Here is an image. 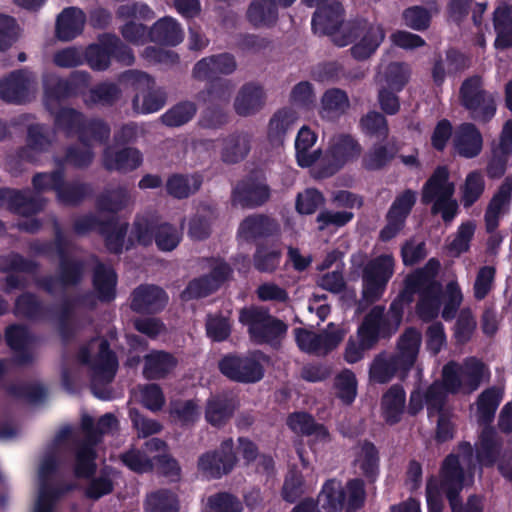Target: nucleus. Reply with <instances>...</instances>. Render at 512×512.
I'll list each match as a JSON object with an SVG mask.
<instances>
[{
	"label": "nucleus",
	"instance_id": "obj_9",
	"mask_svg": "<svg viewBox=\"0 0 512 512\" xmlns=\"http://www.w3.org/2000/svg\"><path fill=\"white\" fill-rule=\"evenodd\" d=\"M383 39L384 31L379 25L356 19L345 25L344 34L334 38V44L344 47L357 41L350 49L351 54L357 60H365L376 51Z\"/></svg>",
	"mask_w": 512,
	"mask_h": 512
},
{
	"label": "nucleus",
	"instance_id": "obj_11",
	"mask_svg": "<svg viewBox=\"0 0 512 512\" xmlns=\"http://www.w3.org/2000/svg\"><path fill=\"white\" fill-rule=\"evenodd\" d=\"M401 321L402 311L396 301L390 305L388 312H385L384 306L377 305L364 317L357 333L363 337L366 347H374L380 338L391 337Z\"/></svg>",
	"mask_w": 512,
	"mask_h": 512
},
{
	"label": "nucleus",
	"instance_id": "obj_45",
	"mask_svg": "<svg viewBox=\"0 0 512 512\" xmlns=\"http://www.w3.org/2000/svg\"><path fill=\"white\" fill-rule=\"evenodd\" d=\"M131 202L132 198L127 187L119 185L103 190L96 199V207L100 212L116 214Z\"/></svg>",
	"mask_w": 512,
	"mask_h": 512
},
{
	"label": "nucleus",
	"instance_id": "obj_53",
	"mask_svg": "<svg viewBox=\"0 0 512 512\" xmlns=\"http://www.w3.org/2000/svg\"><path fill=\"white\" fill-rule=\"evenodd\" d=\"M92 193L93 188L88 183L80 181L65 183L63 180L58 188L56 197L58 202L62 205L77 206Z\"/></svg>",
	"mask_w": 512,
	"mask_h": 512
},
{
	"label": "nucleus",
	"instance_id": "obj_1",
	"mask_svg": "<svg viewBox=\"0 0 512 512\" xmlns=\"http://www.w3.org/2000/svg\"><path fill=\"white\" fill-rule=\"evenodd\" d=\"M71 436L72 428L62 427L45 451L38 469L39 490L33 512H54L55 503L74 488L73 484H64L56 478L64 454L68 451L66 440Z\"/></svg>",
	"mask_w": 512,
	"mask_h": 512
},
{
	"label": "nucleus",
	"instance_id": "obj_57",
	"mask_svg": "<svg viewBox=\"0 0 512 512\" xmlns=\"http://www.w3.org/2000/svg\"><path fill=\"white\" fill-rule=\"evenodd\" d=\"M179 509L178 496L171 490L159 489L146 496V512H179Z\"/></svg>",
	"mask_w": 512,
	"mask_h": 512
},
{
	"label": "nucleus",
	"instance_id": "obj_21",
	"mask_svg": "<svg viewBox=\"0 0 512 512\" xmlns=\"http://www.w3.org/2000/svg\"><path fill=\"white\" fill-rule=\"evenodd\" d=\"M415 202L416 193L411 189L403 191L395 198L386 216L387 224L380 232L383 241L392 239L403 228Z\"/></svg>",
	"mask_w": 512,
	"mask_h": 512
},
{
	"label": "nucleus",
	"instance_id": "obj_20",
	"mask_svg": "<svg viewBox=\"0 0 512 512\" xmlns=\"http://www.w3.org/2000/svg\"><path fill=\"white\" fill-rule=\"evenodd\" d=\"M344 10L338 1H330L317 9L312 18V27L315 33L328 35L334 43V38L344 34L345 26L341 29L344 20Z\"/></svg>",
	"mask_w": 512,
	"mask_h": 512
},
{
	"label": "nucleus",
	"instance_id": "obj_64",
	"mask_svg": "<svg viewBox=\"0 0 512 512\" xmlns=\"http://www.w3.org/2000/svg\"><path fill=\"white\" fill-rule=\"evenodd\" d=\"M206 512H242L243 504L234 494L226 491L217 492L207 497Z\"/></svg>",
	"mask_w": 512,
	"mask_h": 512
},
{
	"label": "nucleus",
	"instance_id": "obj_34",
	"mask_svg": "<svg viewBox=\"0 0 512 512\" xmlns=\"http://www.w3.org/2000/svg\"><path fill=\"white\" fill-rule=\"evenodd\" d=\"M235 399L228 394H218L207 400L205 419L214 427L225 425L236 410Z\"/></svg>",
	"mask_w": 512,
	"mask_h": 512
},
{
	"label": "nucleus",
	"instance_id": "obj_30",
	"mask_svg": "<svg viewBox=\"0 0 512 512\" xmlns=\"http://www.w3.org/2000/svg\"><path fill=\"white\" fill-rule=\"evenodd\" d=\"M421 343L422 334L414 327L406 328L398 338L395 353L392 355L408 372L416 363Z\"/></svg>",
	"mask_w": 512,
	"mask_h": 512
},
{
	"label": "nucleus",
	"instance_id": "obj_38",
	"mask_svg": "<svg viewBox=\"0 0 512 512\" xmlns=\"http://www.w3.org/2000/svg\"><path fill=\"white\" fill-rule=\"evenodd\" d=\"M279 8L274 0H252L246 10V19L254 28L271 27L278 20Z\"/></svg>",
	"mask_w": 512,
	"mask_h": 512
},
{
	"label": "nucleus",
	"instance_id": "obj_16",
	"mask_svg": "<svg viewBox=\"0 0 512 512\" xmlns=\"http://www.w3.org/2000/svg\"><path fill=\"white\" fill-rule=\"evenodd\" d=\"M232 438L224 440L218 449L202 454L198 459V469L207 478L220 479L229 474L237 463Z\"/></svg>",
	"mask_w": 512,
	"mask_h": 512
},
{
	"label": "nucleus",
	"instance_id": "obj_18",
	"mask_svg": "<svg viewBox=\"0 0 512 512\" xmlns=\"http://www.w3.org/2000/svg\"><path fill=\"white\" fill-rule=\"evenodd\" d=\"M55 229V246L59 255L58 274L63 287L76 286L84 276L86 261L76 257L66 255L67 240L61 232L57 222L54 223Z\"/></svg>",
	"mask_w": 512,
	"mask_h": 512
},
{
	"label": "nucleus",
	"instance_id": "obj_17",
	"mask_svg": "<svg viewBox=\"0 0 512 512\" xmlns=\"http://www.w3.org/2000/svg\"><path fill=\"white\" fill-rule=\"evenodd\" d=\"M35 77L26 70H16L0 80V98L13 104L29 102L35 93Z\"/></svg>",
	"mask_w": 512,
	"mask_h": 512
},
{
	"label": "nucleus",
	"instance_id": "obj_51",
	"mask_svg": "<svg viewBox=\"0 0 512 512\" xmlns=\"http://www.w3.org/2000/svg\"><path fill=\"white\" fill-rule=\"evenodd\" d=\"M503 391L498 387L485 389L477 398V420L479 423L489 426L493 421L496 410L502 400Z\"/></svg>",
	"mask_w": 512,
	"mask_h": 512
},
{
	"label": "nucleus",
	"instance_id": "obj_24",
	"mask_svg": "<svg viewBox=\"0 0 512 512\" xmlns=\"http://www.w3.org/2000/svg\"><path fill=\"white\" fill-rule=\"evenodd\" d=\"M505 451L503 440L497 431L490 426H484L475 443V469L477 463L481 466H493L502 459Z\"/></svg>",
	"mask_w": 512,
	"mask_h": 512
},
{
	"label": "nucleus",
	"instance_id": "obj_48",
	"mask_svg": "<svg viewBox=\"0 0 512 512\" xmlns=\"http://www.w3.org/2000/svg\"><path fill=\"white\" fill-rule=\"evenodd\" d=\"M148 36L152 42L175 46L182 41L183 32L173 18L164 17L154 23Z\"/></svg>",
	"mask_w": 512,
	"mask_h": 512
},
{
	"label": "nucleus",
	"instance_id": "obj_56",
	"mask_svg": "<svg viewBox=\"0 0 512 512\" xmlns=\"http://www.w3.org/2000/svg\"><path fill=\"white\" fill-rule=\"evenodd\" d=\"M289 427L296 433L307 436H314L316 439L325 440L328 437L326 428L305 412H297L289 416L287 421Z\"/></svg>",
	"mask_w": 512,
	"mask_h": 512
},
{
	"label": "nucleus",
	"instance_id": "obj_46",
	"mask_svg": "<svg viewBox=\"0 0 512 512\" xmlns=\"http://www.w3.org/2000/svg\"><path fill=\"white\" fill-rule=\"evenodd\" d=\"M90 259L95 263L93 284L98 292V298L103 302H109L115 297L116 275L110 267L100 263L96 257L91 256Z\"/></svg>",
	"mask_w": 512,
	"mask_h": 512
},
{
	"label": "nucleus",
	"instance_id": "obj_26",
	"mask_svg": "<svg viewBox=\"0 0 512 512\" xmlns=\"http://www.w3.org/2000/svg\"><path fill=\"white\" fill-rule=\"evenodd\" d=\"M130 307L137 313L153 314L161 311L167 304L166 292L152 284L140 285L131 295Z\"/></svg>",
	"mask_w": 512,
	"mask_h": 512
},
{
	"label": "nucleus",
	"instance_id": "obj_25",
	"mask_svg": "<svg viewBox=\"0 0 512 512\" xmlns=\"http://www.w3.org/2000/svg\"><path fill=\"white\" fill-rule=\"evenodd\" d=\"M512 200V176H507L490 199L485 210L484 221L488 233L496 231L500 218L510 208Z\"/></svg>",
	"mask_w": 512,
	"mask_h": 512
},
{
	"label": "nucleus",
	"instance_id": "obj_60",
	"mask_svg": "<svg viewBox=\"0 0 512 512\" xmlns=\"http://www.w3.org/2000/svg\"><path fill=\"white\" fill-rule=\"evenodd\" d=\"M127 229L128 224L119 222L115 217L101 227L100 233L105 237V244L110 252L115 254L122 252Z\"/></svg>",
	"mask_w": 512,
	"mask_h": 512
},
{
	"label": "nucleus",
	"instance_id": "obj_49",
	"mask_svg": "<svg viewBox=\"0 0 512 512\" xmlns=\"http://www.w3.org/2000/svg\"><path fill=\"white\" fill-rule=\"evenodd\" d=\"M316 139L315 133L307 126H303L299 130L295 140V150L297 162L301 167H309L320 158V149L310 151Z\"/></svg>",
	"mask_w": 512,
	"mask_h": 512
},
{
	"label": "nucleus",
	"instance_id": "obj_8",
	"mask_svg": "<svg viewBox=\"0 0 512 512\" xmlns=\"http://www.w3.org/2000/svg\"><path fill=\"white\" fill-rule=\"evenodd\" d=\"M239 321L248 328V334L256 344L275 345L282 339L288 326L272 316L269 310L261 306L244 307L239 312Z\"/></svg>",
	"mask_w": 512,
	"mask_h": 512
},
{
	"label": "nucleus",
	"instance_id": "obj_43",
	"mask_svg": "<svg viewBox=\"0 0 512 512\" xmlns=\"http://www.w3.org/2000/svg\"><path fill=\"white\" fill-rule=\"evenodd\" d=\"M406 394L399 384L392 385L382 396L381 409L385 421L396 424L401 420L405 409Z\"/></svg>",
	"mask_w": 512,
	"mask_h": 512
},
{
	"label": "nucleus",
	"instance_id": "obj_44",
	"mask_svg": "<svg viewBox=\"0 0 512 512\" xmlns=\"http://www.w3.org/2000/svg\"><path fill=\"white\" fill-rule=\"evenodd\" d=\"M239 231L246 239L269 237L279 231V224L266 215H251L241 222Z\"/></svg>",
	"mask_w": 512,
	"mask_h": 512
},
{
	"label": "nucleus",
	"instance_id": "obj_28",
	"mask_svg": "<svg viewBox=\"0 0 512 512\" xmlns=\"http://www.w3.org/2000/svg\"><path fill=\"white\" fill-rule=\"evenodd\" d=\"M269 199V186L264 182H259L251 178L239 182L232 193L233 203L243 208L262 206Z\"/></svg>",
	"mask_w": 512,
	"mask_h": 512
},
{
	"label": "nucleus",
	"instance_id": "obj_6",
	"mask_svg": "<svg viewBox=\"0 0 512 512\" xmlns=\"http://www.w3.org/2000/svg\"><path fill=\"white\" fill-rule=\"evenodd\" d=\"M420 294L417 304V314L423 321L436 318L441 305V285L434 281L426 271L418 270L405 280V288L400 294L403 302L413 301L414 294Z\"/></svg>",
	"mask_w": 512,
	"mask_h": 512
},
{
	"label": "nucleus",
	"instance_id": "obj_63",
	"mask_svg": "<svg viewBox=\"0 0 512 512\" xmlns=\"http://www.w3.org/2000/svg\"><path fill=\"white\" fill-rule=\"evenodd\" d=\"M393 267L394 260L391 255H380L366 264L362 276L387 284L393 275Z\"/></svg>",
	"mask_w": 512,
	"mask_h": 512
},
{
	"label": "nucleus",
	"instance_id": "obj_29",
	"mask_svg": "<svg viewBox=\"0 0 512 512\" xmlns=\"http://www.w3.org/2000/svg\"><path fill=\"white\" fill-rule=\"evenodd\" d=\"M455 151L464 158L478 156L482 151L483 138L479 129L473 123L460 124L452 137Z\"/></svg>",
	"mask_w": 512,
	"mask_h": 512
},
{
	"label": "nucleus",
	"instance_id": "obj_22",
	"mask_svg": "<svg viewBox=\"0 0 512 512\" xmlns=\"http://www.w3.org/2000/svg\"><path fill=\"white\" fill-rule=\"evenodd\" d=\"M235 56L224 52L211 55L199 60L193 67L192 76L196 80H212L218 75H231L237 70Z\"/></svg>",
	"mask_w": 512,
	"mask_h": 512
},
{
	"label": "nucleus",
	"instance_id": "obj_4",
	"mask_svg": "<svg viewBox=\"0 0 512 512\" xmlns=\"http://www.w3.org/2000/svg\"><path fill=\"white\" fill-rule=\"evenodd\" d=\"M475 474L474 448L469 442H461L456 453H451L443 460L439 476L434 477L438 489L453 504L464 488L466 481H472Z\"/></svg>",
	"mask_w": 512,
	"mask_h": 512
},
{
	"label": "nucleus",
	"instance_id": "obj_37",
	"mask_svg": "<svg viewBox=\"0 0 512 512\" xmlns=\"http://www.w3.org/2000/svg\"><path fill=\"white\" fill-rule=\"evenodd\" d=\"M350 108L348 94L340 88L327 89L320 99L319 115L322 119L336 121Z\"/></svg>",
	"mask_w": 512,
	"mask_h": 512
},
{
	"label": "nucleus",
	"instance_id": "obj_33",
	"mask_svg": "<svg viewBox=\"0 0 512 512\" xmlns=\"http://www.w3.org/2000/svg\"><path fill=\"white\" fill-rule=\"evenodd\" d=\"M86 23V14L78 7H67L57 17L56 36L61 41H71L80 35Z\"/></svg>",
	"mask_w": 512,
	"mask_h": 512
},
{
	"label": "nucleus",
	"instance_id": "obj_55",
	"mask_svg": "<svg viewBox=\"0 0 512 512\" xmlns=\"http://www.w3.org/2000/svg\"><path fill=\"white\" fill-rule=\"evenodd\" d=\"M202 181L198 176L181 174L171 175L166 182L167 193L176 199H185L196 193Z\"/></svg>",
	"mask_w": 512,
	"mask_h": 512
},
{
	"label": "nucleus",
	"instance_id": "obj_14",
	"mask_svg": "<svg viewBox=\"0 0 512 512\" xmlns=\"http://www.w3.org/2000/svg\"><path fill=\"white\" fill-rule=\"evenodd\" d=\"M97 298L91 292L65 298L57 313L59 332L64 341L70 340L82 328L77 318L80 309H94Z\"/></svg>",
	"mask_w": 512,
	"mask_h": 512
},
{
	"label": "nucleus",
	"instance_id": "obj_32",
	"mask_svg": "<svg viewBox=\"0 0 512 512\" xmlns=\"http://www.w3.org/2000/svg\"><path fill=\"white\" fill-rule=\"evenodd\" d=\"M263 88L255 83H246L238 91L234 100V110L239 116L247 117L259 112L265 105Z\"/></svg>",
	"mask_w": 512,
	"mask_h": 512
},
{
	"label": "nucleus",
	"instance_id": "obj_13",
	"mask_svg": "<svg viewBox=\"0 0 512 512\" xmlns=\"http://www.w3.org/2000/svg\"><path fill=\"white\" fill-rule=\"evenodd\" d=\"M268 357L255 350L245 355H227L218 364L223 375L240 383H256L264 376V363Z\"/></svg>",
	"mask_w": 512,
	"mask_h": 512
},
{
	"label": "nucleus",
	"instance_id": "obj_41",
	"mask_svg": "<svg viewBox=\"0 0 512 512\" xmlns=\"http://www.w3.org/2000/svg\"><path fill=\"white\" fill-rule=\"evenodd\" d=\"M14 314L17 317L31 321H44L50 318L51 309L35 294L26 292L16 299Z\"/></svg>",
	"mask_w": 512,
	"mask_h": 512
},
{
	"label": "nucleus",
	"instance_id": "obj_5",
	"mask_svg": "<svg viewBox=\"0 0 512 512\" xmlns=\"http://www.w3.org/2000/svg\"><path fill=\"white\" fill-rule=\"evenodd\" d=\"M78 359L91 367L93 394L100 399H108L109 391L105 386L112 382L118 367L117 358L110 350L108 341L100 338L92 339L80 349Z\"/></svg>",
	"mask_w": 512,
	"mask_h": 512
},
{
	"label": "nucleus",
	"instance_id": "obj_23",
	"mask_svg": "<svg viewBox=\"0 0 512 512\" xmlns=\"http://www.w3.org/2000/svg\"><path fill=\"white\" fill-rule=\"evenodd\" d=\"M5 339L13 351L11 362L19 366H27L33 363L35 359L32 350L34 337L27 327L18 324L9 326L5 332Z\"/></svg>",
	"mask_w": 512,
	"mask_h": 512
},
{
	"label": "nucleus",
	"instance_id": "obj_58",
	"mask_svg": "<svg viewBox=\"0 0 512 512\" xmlns=\"http://www.w3.org/2000/svg\"><path fill=\"white\" fill-rule=\"evenodd\" d=\"M319 501L327 512H338L345 509L346 492L340 481L328 480L319 495Z\"/></svg>",
	"mask_w": 512,
	"mask_h": 512
},
{
	"label": "nucleus",
	"instance_id": "obj_31",
	"mask_svg": "<svg viewBox=\"0 0 512 512\" xmlns=\"http://www.w3.org/2000/svg\"><path fill=\"white\" fill-rule=\"evenodd\" d=\"M399 143L392 138L386 143L373 144L362 157V167L368 171L385 169L397 156Z\"/></svg>",
	"mask_w": 512,
	"mask_h": 512
},
{
	"label": "nucleus",
	"instance_id": "obj_27",
	"mask_svg": "<svg viewBox=\"0 0 512 512\" xmlns=\"http://www.w3.org/2000/svg\"><path fill=\"white\" fill-rule=\"evenodd\" d=\"M253 135L247 131H234L221 138V161L228 165L242 162L252 149Z\"/></svg>",
	"mask_w": 512,
	"mask_h": 512
},
{
	"label": "nucleus",
	"instance_id": "obj_10",
	"mask_svg": "<svg viewBox=\"0 0 512 512\" xmlns=\"http://www.w3.org/2000/svg\"><path fill=\"white\" fill-rule=\"evenodd\" d=\"M488 376L489 370L486 365L475 357L466 358L461 364L451 361L442 369V378L451 394H470L476 391Z\"/></svg>",
	"mask_w": 512,
	"mask_h": 512
},
{
	"label": "nucleus",
	"instance_id": "obj_54",
	"mask_svg": "<svg viewBox=\"0 0 512 512\" xmlns=\"http://www.w3.org/2000/svg\"><path fill=\"white\" fill-rule=\"evenodd\" d=\"M122 95L120 87L113 82H102L92 87L84 102L87 106H112Z\"/></svg>",
	"mask_w": 512,
	"mask_h": 512
},
{
	"label": "nucleus",
	"instance_id": "obj_40",
	"mask_svg": "<svg viewBox=\"0 0 512 512\" xmlns=\"http://www.w3.org/2000/svg\"><path fill=\"white\" fill-rule=\"evenodd\" d=\"M177 364V359L171 353L154 350L144 357L143 374L147 379H161L171 373Z\"/></svg>",
	"mask_w": 512,
	"mask_h": 512
},
{
	"label": "nucleus",
	"instance_id": "obj_36",
	"mask_svg": "<svg viewBox=\"0 0 512 512\" xmlns=\"http://www.w3.org/2000/svg\"><path fill=\"white\" fill-rule=\"evenodd\" d=\"M53 116V131L61 132L66 137H80L83 125L85 124V116L82 112L70 108L61 107L49 111Z\"/></svg>",
	"mask_w": 512,
	"mask_h": 512
},
{
	"label": "nucleus",
	"instance_id": "obj_42",
	"mask_svg": "<svg viewBox=\"0 0 512 512\" xmlns=\"http://www.w3.org/2000/svg\"><path fill=\"white\" fill-rule=\"evenodd\" d=\"M43 102L48 111L58 108L59 103L72 94V86L68 80L55 74H46L43 77Z\"/></svg>",
	"mask_w": 512,
	"mask_h": 512
},
{
	"label": "nucleus",
	"instance_id": "obj_52",
	"mask_svg": "<svg viewBox=\"0 0 512 512\" xmlns=\"http://www.w3.org/2000/svg\"><path fill=\"white\" fill-rule=\"evenodd\" d=\"M494 29L497 33L496 48L506 49L512 46V5L499 6L494 11Z\"/></svg>",
	"mask_w": 512,
	"mask_h": 512
},
{
	"label": "nucleus",
	"instance_id": "obj_19",
	"mask_svg": "<svg viewBox=\"0 0 512 512\" xmlns=\"http://www.w3.org/2000/svg\"><path fill=\"white\" fill-rule=\"evenodd\" d=\"M329 150L334 163L320 167L317 171L319 178L330 177L346 162L357 159L361 154L362 148L352 136L340 134L331 139Z\"/></svg>",
	"mask_w": 512,
	"mask_h": 512
},
{
	"label": "nucleus",
	"instance_id": "obj_61",
	"mask_svg": "<svg viewBox=\"0 0 512 512\" xmlns=\"http://www.w3.org/2000/svg\"><path fill=\"white\" fill-rule=\"evenodd\" d=\"M166 103V93L161 88L155 86L151 90L142 94H135L132 100V107L136 113H153L160 110Z\"/></svg>",
	"mask_w": 512,
	"mask_h": 512
},
{
	"label": "nucleus",
	"instance_id": "obj_35",
	"mask_svg": "<svg viewBox=\"0 0 512 512\" xmlns=\"http://www.w3.org/2000/svg\"><path fill=\"white\" fill-rule=\"evenodd\" d=\"M142 161L140 151L132 147L123 148L119 151L107 147L103 154V165L107 170L129 172L137 169Z\"/></svg>",
	"mask_w": 512,
	"mask_h": 512
},
{
	"label": "nucleus",
	"instance_id": "obj_12",
	"mask_svg": "<svg viewBox=\"0 0 512 512\" xmlns=\"http://www.w3.org/2000/svg\"><path fill=\"white\" fill-rule=\"evenodd\" d=\"M461 105L469 112L471 119L489 122L496 113V101L492 93L483 88L481 77L474 75L465 79L459 90Z\"/></svg>",
	"mask_w": 512,
	"mask_h": 512
},
{
	"label": "nucleus",
	"instance_id": "obj_15",
	"mask_svg": "<svg viewBox=\"0 0 512 512\" xmlns=\"http://www.w3.org/2000/svg\"><path fill=\"white\" fill-rule=\"evenodd\" d=\"M448 394H451L447 385L442 381H434L431 385L422 389L418 387L410 394L408 413L417 415L426 406L429 417L447 412L446 403Z\"/></svg>",
	"mask_w": 512,
	"mask_h": 512
},
{
	"label": "nucleus",
	"instance_id": "obj_47",
	"mask_svg": "<svg viewBox=\"0 0 512 512\" xmlns=\"http://www.w3.org/2000/svg\"><path fill=\"white\" fill-rule=\"evenodd\" d=\"M297 121V114L292 109L284 108L277 111L269 121L268 139L273 146H281L286 133Z\"/></svg>",
	"mask_w": 512,
	"mask_h": 512
},
{
	"label": "nucleus",
	"instance_id": "obj_59",
	"mask_svg": "<svg viewBox=\"0 0 512 512\" xmlns=\"http://www.w3.org/2000/svg\"><path fill=\"white\" fill-rule=\"evenodd\" d=\"M107 43V33H104L98 37L96 44H92L86 49L84 59L93 70L105 71L110 67L111 54Z\"/></svg>",
	"mask_w": 512,
	"mask_h": 512
},
{
	"label": "nucleus",
	"instance_id": "obj_50",
	"mask_svg": "<svg viewBox=\"0 0 512 512\" xmlns=\"http://www.w3.org/2000/svg\"><path fill=\"white\" fill-rule=\"evenodd\" d=\"M411 68L405 62H390L379 72L378 82L382 86L400 92L409 82Z\"/></svg>",
	"mask_w": 512,
	"mask_h": 512
},
{
	"label": "nucleus",
	"instance_id": "obj_3",
	"mask_svg": "<svg viewBox=\"0 0 512 512\" xmlns=\"http://www.w3.org/2000/svg\"><path fill=\"white\" fill-rule=\"evenodd\" d=\"M63 179L64 173L59 167L49 173L34 175L32 184L36 193L30 190L0 188V207L22 216L36 214L42 211L47 203L46 199L40 196V193L49 190H54L57 193Z\"/></svg>",
	"mask_w": 512,
	"mask_h": 512
},
{
	"label": "nucleus",
	"instance_id": "obj_7",
	"mask_svg": "<svg viewBox=\"0 0 512 512\" xmlns=\"http://www.w3.org/2000/svg\"><path fill=\"white\" fill-rule=\"evenodd\" d=\"M454 183L449 181L446 167H437L422 188L421 201L423 204L432 203V214L440 213L444 222H451L457 214L458 203L453 198Z\"/></svg>",
	"mask_w": 512,
	"mask_h": 512
},
{
	"label": "nucleus",
	"instance_id": "obj_39",
	"mask_svg": "<svg viewBox=\"0 0 512 512\" xmlns=\"http://www.w3.org/2000/svg\"><path fill=\"white\" fill-rule=\"evenodd\" d=\"M397 373L404 378L408 371L405 370V367L400 366L399 361L393 355L386 353L378 354L369 369L370 380L379 384L388 383Z\"/></svg>",
	"mask_w": 512,
	"mask_h": 512
},
{
	"label": "nucleus",
	"instance_id": "obj_62",
	"mask_svg": "<svg viewBox=\"0 0 512 512\" xmlns=\"http://www.w3.org/2000/svg\"><path fill=\"white\" fill-rule=\"evenodd\" d=\"M169 414L182 425H193L200 416L199 405L195 400H173L169 404Z\"/></svg>",
	"mask_w": 512,
	"mask_h": 512
},
{
	"label": "nucleus",
	"instance_id": "obj_2",
	"mask_svg": "<svg viewBox=\"0 0 512 512\" xmlns=\"http://www.w3.org/2000/svg\"><path fill=\"white\" fill-rule=\"evenodd\" d=\"M81 435H73L74 473L79 478H88L96 470L95 447L102 436L118 430V420L112 413L101 416L97 423L88 415L81 419Z\"/></svg>",
	"mask_w": 512,
	"mask_h": 512
}]
</instances>
